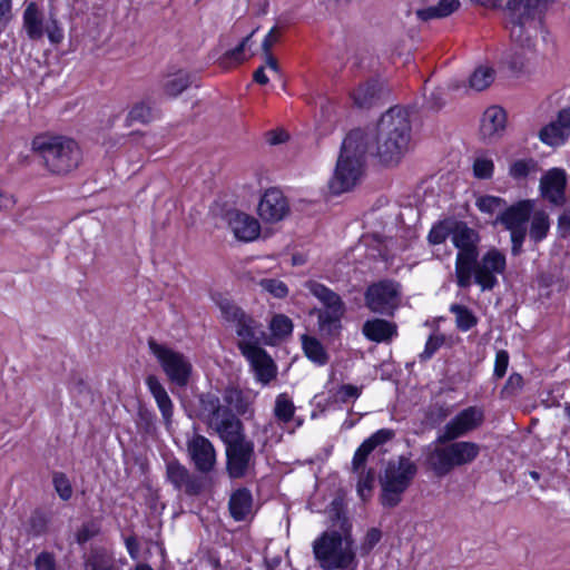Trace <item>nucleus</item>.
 <instances>
[{
	"mask_svg": "<svg viewBox=\"0 0 570 570\" xmlns=\"http://www.w3.org/2000/svg\"><path fill=\"white\" fill-rule=\"evenodd\" d=\"M36 570H58L56 558L52 553L43 551L35 559Z\"/></svg>",
	"mask_w": 570,
	"mask_h": 570,
	"instance_id": "obj_52",
	"label": "nucleus"
},
{
	"mask_svg": "<svg viewBox=\"0 0 570 570\" xmlns=\"http://www.w3.org/2000/svg\"><path fill=\"white\" fill-rule=\"evenodd\" d=\"M227 472L230 478L246 475L254 463V444L244 438L226 444Z\"/></svg>",
	"mask_w": 570,
	"mask_h": 570,
	"instance_id": "obj_19",
	"label": "nucleus"
},
{
	"mask_svg": "<svg viewBox=\"0 0 570 570\" xmlns=\"http://www.w3.org/2000/svg\"><path fill=\"white\" fill-rule=\"evenodd\" d=\"M556 121L570 135V108L561 110Z\"/></svg>",
	"mask_w": 570,
	"mask_h": 570,
	"instance_id": "obj_59",
	"label": "nucleus"
},
{
	"mask_svg": "<svg viewBox=\"0 0 570 570\" xmlns=\"http://www.w3.org/2000/svg\"><path fill=\"white\" fill-rule=\"evenodd\" d=\"M153 118V109L145 102L136 104L128 114V120L130 122L137 121L141 124H147L151 121Z\"/></svg>",
	"mask_w": 570,
	"mask_h": 570,
	"instance_id": "obj_46",
	"label": "nucleus"
},
{
	"mask_svg": "<svg viewBox=\"0 0 570 570\" xmlns=\"http://www.w3.org/2000/svg\"><path fill=\"white\" fill-rule=\"evenodd\" d=\"M451 235V228L445 224H438L430 230L428 239L431 244H442Z\"/></svg>",
	"mask_w": 570,
	"mask_h": 570,
	"instance_id": "obj_50",
	"label": "nucleus"
},
{
	"mask_svg": "<svg viewBox=\"0 0 570 570\" xmlns=\"http://www.w3.org/2000/svg\"><path fill=\"white\" fill-rule=\"evenodd\" d=\"M381 540V531L376 528H372L367 531L364 541L361 546L363 553H368Z\"/></svg>",
	"mask_w": 570,
	"mask_h": 570,
	"instance_id": "obj_54",
	"label": "nucleus"
},
{
	"mask_svg": "<svg viewBox=\"0 0 570 570\" xmlns=\"http://www.w3.org/2000/svg\"><path fill=\"white\" fill-rule=\"evenodd\" d=\"M11 12V0H0V21L8 20Z\"/></svg>",
	"mask_w": 570,
	"mask_h": 570,
	"instance_id": "obj_64",
	"label": "nucleus"
},
{
	"mask_svg": "<svg viewBox=\"0 0 570 570\" xmlns=\"http://www.w3.org/2000/svg\"><path fill=\"white\" fill-rule=\"evenodd\" d=\"M493 161L488 157H478L473 164V173L475 177L487 179L492 176Z\"/></svg>",
	"mask_w": 570,
	"mask_h": 570,
	"instance_id": "obj_47",
	"label": "nucleus"
},
{
	"mask_svg": "<svg viewBox=\"0 0 570 570\" xmlns=\"http://www.w3.org/2000/svg\"><path fill=\"white\" fill-rule=\"evenodd\" d=\"M23 28L32 40L41 39L45 33L52 43H58L62 39V32L57 21L50 20L45 24L43 13L33 1L26 4Z\"/></svg>",
	"mask_w": 570,
	"mask_h": 570,
	"instance_id": "obj_18",
	"label": "nucleus"
},
{
	"mask_svg": "<svg viewBox=\"0 0 570 570\" xmlns=\"http://www.w3.org/2000/svg\"><path fill=\"white\" fill-rule=\"evenodd\" d=\"M569 136L557 121L550 122L539 132L540 140L549 146H560L566 142Z\"/></svg>",
	"mask_w": 570,
	"mask_h": 570,
	"instance_id": "obj_37",
	"label": "nucleus"
},
{
	"mask_svg": "<svg viewBox=\"0 0 570 570\" xmlns=\"http://www.w3.org/2000/svg\"><path fill=\"white\" fill-rule=\"evenodd\" d=\"M384 95L383 86L376 81H372L356 88L352 94V98L358 108H371L376 105Z\"/></svg>",
	"mask_w": 570,
	"mask_h": 570,
	"instance_id": "obj_27",
	"label": "nucleus"
},
{
	"mask_svg": "<svg viewBox=\"0 0 570 570\" xmlns=\"http://www.w3.org/2000/svg\"><path fill=\"white\" fill-rule=\"evenodd\" d=\"M533 203L531 200H521L515 205L505 207L498 219L510 232L512 242V252L518 254L521 249L527 235L525 223L529 220Z\"/></svg>",
	"mask_w": 570,
	"mask_h": 570,
	"instance_id": "obj_16",
	"label": "nucleus"
},
{
	"mask_svg": "<svg viewBox=\"0 0 570 570\" xmlns=\"http://www.w3.org/2000/svg\"><path fill=\"white\" fill-rule=\"evenodd\" d=\"M223 400L227 404V407L232 406L240 415L252 413V405L249 400L238 389H225Z\"/></svg>",
	"mask_w": 570,
	"mask_h": 570,
	"instance_id": "obj_34",
	"label": "nucleus"
},
{
	"mask_svg": "<svg viewBox=\"0 0 570 570\" xmlns=\"http://www.w3.org/2000/svg\"><path fill=\"white\" fill-rule=\"evenodd\" d=\"M191 83L190 73L183 69L168 72L161 81V89L168 97L175 98L185 91Z\"/></svg>",
	"mask_w": 570,
	"mask_h": 570,
	"instance_id": "obj_28",
	"label": "nucleus"
},
{
	"mask_svg": "<svg viewBox=\"0 0 570 570\" xmlns=\"http://www.w3.org/2000/svg\"><path fill=\"white\" fill-rule=\"evenodd\" d=\"M361 395V390L357 386L345 384L340 386L336 392V397L341 402H347L350 399H357Z\"/></svg>",
	"mask_w": 570,
	"mask_h": 570,
	"instance_id": "obj_55",
	"label": "nucleus"
},
{
	"mask_svg": "<svg viewBox=\"0 0 570 570\" xmlns=\"http://www.w3.org/2000/svg\"><path fill=\"white\" fill-rule=\"evenodd\" d=\"M523 385V379L520 374L513 373L509 376L507 383L504 384L501 393L504 396H512L515 395Z\"/></svg>",
	"mask_w": 570,
	"mask_h": 570,
	"instance_id": "obj_51",
	"label": "nucleus"
},
{
	"mask_svg": "<svg viewBox=\"0 0 570 570\" xmlns=\"http://www.w3.org/2000/svg\"><path fill=\"white\" fill-rule=\"evenodd\" d=\"M366 306L374 313L392 316L401 303V286L393 281L370 285L365 292Z\"/></svg>",
	"mask_w": 570,
	"mask_h": 570,
	"instance_id": "obj_14",
	"label": "nucleus"
},
{
	"mask_svg": "<svg viewBox=\"0 0 570 570\" xmlns=\"http://www.w3.org/2000/svg\"><path fill=\"white\" fill-rule=\"evenodd\" d=\"M85 570H115L114 559L106 550H92L85 562Z\"/></svg>",
	"mask_w": 570,
	"mask_h": 570,
	"instance_id": "obj_38",
	"label": "nucleus"
},
{
	"mask_svg": "<svg viewBox=\"0 0 570 570\" xmlns=\"http://www.w3.org/2000/svg\"><path fill=\"white\" fill-rule=\"evenodd\" d=\"M331 529L313 542L315 559L324 570H356L357 560L351 523L338 503L333 502Z\"/></svg>",
	"mask_w": 570,
	"mask_h": 570,
	"instance_id": "obj_2",
	"label": "nucleus"
},
{
	"mask_svg": "<svg viewBox=\"0 0 570 570\" xmlns=\"http://www.w3.org/2000/svg\"><path fill=\"white\" fill-rule=\"evenodd\" d=\"M53 485H55V489H56L58 495L60 497V499H62L63 501H67L71 498L72 488H71L69 480L67 479V476L65 474L55 473Z\"/></svg>",
	"mask_w": 570,
	"mask_h": 570,
	"instance_id": "obj_48",
	"label": "nucleus"
},
{
	"mask_svg": "<svg viewBox=\"0 0 570 570\" xmlns=\"http://www.w3.org/2000/svg\"><path fill=\"white\" fill-rule=\"evenodd\" d=\"M100 531L99 524L90 521L81 525V528L76 533V541L79 544H83L94 537H96Z\"/></svg>",
	"mask_w": 570,
	"mask_h": 570,
	"instance_id": "obj_49",
	"label": "nucleus"
},
{
	"mask_svg": "<svg viewBox=\"0 0 570 570\" xmlns=\"http://www.w3.org/2000/svg\"><path fill=\"white\" fill-rule=\"evenodd\" d=\"M557 232L559 237L566 238L570 233V209H564L558 217Z\"/></svg>",
	"mask_w": 570,
	"mask_h": 570,
	"instance_id": "obj_57",
	"label": "nucleus"
},
{
	"mask_svg": "<svg viewBox=\"0 0 570 570\" xmlns=\"http://www.w3.org/2000/svg\"><path fill=\"white\" fill-rule=\"evenodd\" d=\"M451 240L458 248L455 257L456 284L461 288H468L472 284L473 265L479 257L480 235L478 230L469 227L465 223L456 222L451 228Z\"/></svg>",
	"mask_w": 570,
	"mask_h": 570,
	"instance_id": "obj_7",
	"label": "nucleus"
},
{
	"mask_svg": "<svg viewBox=\"0 0 570 570\" xmlns=\"http://www.w3.org/2000/svg\"><path fill=\"white\" fill-rule=\"evenodd\" d=\"M368 149V139L362 130H353L344 138L333 177L328 184L333 194L350 191L360 183L364 174L365 154Z\"/></svg>",
	"mask_w": 570,
	"mask_h": 570,
	"instance_id": "obj_4",
	"label": "nucleus"
},
{
	"mask_svg": "<svg viewBox=\"0 0 570 570\" xmlns=\"http://www.w3.org/2000/svg\"><path fill=\"white\" fill-rule=\"evenodd\" d=\"M434 448L428 463L435 475L445 476L454 469L472 464L481 452V446L472 441H450Z\"/></svg>",
	"mask_w": 570,
	"mask_h": 570,
	"instance_id": "obj_8",
	"label": "nucleus"
},
{
	"mask_svg": "<svg viewBox=\"0 0 570 570\" xmlns=\"http://www.w3.org/2000/svg\"><path fill=\"white\" fill-rule=\"evenodd\" d=\"M309 292L324 305L318 313L320 330L323 334L335 336L341 330V320L345 313V305L341 297L323 284L309 282Z\"/></svg>",
	"mask_w": 570,
	"mask_h": 570,
	"instance_id": "obj_12",
	"label": "nucleus"
},
{
	"mask_svg": "<svg viewBox=\"0 0 570 570\" xmlns=\"http://www.w3.org/2000/svg\"><path fill=\"white\" fill-rule=\"evenodd\" d=\"M475 206L482 213L489 215L499 214L500 216L504 212L507 203L500 197L484 195L476 198Z\"/></svg>",
	"mask_w": 570,
	"mask_h": 570,
	"instance_id": "obj_41",
	"label": "nucleus"
},
{
	"mask_svg": "<svg viewBox=\"0 0 570 570\" xmlns=\"http://www.w3.org/2000/svg\"><path fill=\"white\" fill-rule=\"evenodd\" d=\"M151 353L160 363L168 379L179 386H185L191 374V363L181 353L176 352L154 340L148 342Z\"/></svg>",
	"mask_w": 570,
	"mask_h": 570,
	"instance_id": "obj_13",
	"label": "nucleus"
},
{
	"mask_svg": "<svg viewBox=\"0 0 570 570\" xmlns=\"http://www.w3.org/2000/svg\"><path fill=\"white\" fill-rule=\"evenodd\" d=\"M548 0H510L507 4L511 39L520 49L532 50L541 29Z\"/></svg>",
	"mask_w": 570,
	"mask_h": 570,
	"instance_id": "obj_5",
	"label": "nucleus"
},
{
	"mask_svg": "<svg viewBox=\"0 0 570 570\" xmlns=\"http://www.w3.org/2000/svg\"><path fill=\"white\" fill-rule=\"evenodd\" d=\"M567 174L561 168H552L540 180L542 196L554 205H562L566 200L564 189Z\"/></svg>",
	"mask_w": 570,
	"mask_h": 570,
	"instance_id": "obj_24",
	"label": "nucleus"
},
{
	"mask_svg": "<svg viewBox=\"0 0 570 570\" xmlns=\"http://www.w3.org/2000/svg\"><path fill=\"white\" fill-rule=\"evenodd\" d=\"M303 348L306 356L320 364L323 365L327 362V354L323 347V345L314 337L303 336Z\"/></svg>",
	"mask_w": 570,
	"mask_h": 570,
	"instance_id": "obj_39",
	"label": "nucleus"
},
{
	"mask_svg": "<svg viewBox=\"0 0 570 570\" xmlns=\"http://www.w3.org/2000/svg\"><path fill=\"white\" fill-rule=\"evenodd\" d=\"M416 472L415 463L409 458L400 456L390 461L380 476L381 503L386 508L399 505Z\"/></svg>",
	"mask_w": 570,
	"mask_h": 570,
	"instance_id": "obj_9",
	"label": "nucleus"
},
{
	"mask_svg": "<svg viewBox=\"0 0 570 570\" xmlns=\"http://www.w3.org/2000/svg\"><path fill=\"white\" fill-rule=\"evenodd\" d=\"M257 285L275 298H285L289 293L287 285L277 278L264 277L257 281Z\"/></svg>",
	"mask_w": 570,
	"mask_h": 570,
	"instance_id": "obj_43",
	"label": "nucleus"
},
{
	"mask_svg": "<svg viewBox=\"0 0 570 570\" xmlns=\"http://www.w3.org/2000/svg\"><path fill=\"white\" fill-rule=\"evenodd\" d=\"M507 116L505 111L498 107L492 106L488 108L482 116L480 135L484 141L491 142L498 139L505 129Z\"/></svg>",
	"mask_w": 570,
	"mask_h": 570,
	"instance_id": "obj_25",
	"label": "nucleus"
},
{
	"mask_svg": "<svg viewBox=\"0 0 570 570\" xmlns=\"http://www.w3.org/2000/svg\"><path fill=\"white\" fill-rule=\"evenodd\" d=\"M410 132V120L403 109L393 107L381 116L371 141L382 164L392 166L400 163L409 150Z\"/></svg>",
	"mask_w": 570,
	"mask_h": 570,
	"instance_id": "obj_3",
	"label": "nucleus"
},
{
	"mask_svg": "<svg viewBox=\"0 0 570 570\" xmlns=\"http://www.w3.org/2000/svg\"><path fill=\"white\" fill-rule=\"evenodd\" d=\"M535 170L537 163L533 159H521L511 165L510 175L515 179H521Z\"/></svg>",
	"mask_w": 570,
	"mask_h": 570,
	"instance_id": "obj_45",
	"label": "nucleus"
},
{
	"mask_svg": "<svg viewBox=\"0 0 570 570\" xmlns=\"http://www.w3.org/2000/svg\"><path fill=\"white\" fill-rule=\"evenodd\" d=\"M363 334L371 341L385 342L396 334V325L386 320L374 318L364 323Z\"/></svg>",
	"mask_w": 570,
	"mask_h": 570,
	"instance_id": "obj_29",
	"label": "nucleus"
},
{
	"mask_svg": "<svg viewBox=\"0 0 570 570\" xmlns=\"http://www.w3.org/2000/svg\"><path fill=\"white\" fill-rule=\"evenodd\" d=\"M253 498L247 489L236 490L229 499V511L236 521H242L252 512Z\"/></svg>",
	"mask_w": 570,
	"mask_h": 570,
	"instance_id": "obj_30",
	"label": "nucleus"
},
{
	"mask_svg": "<svg viewBox=\"0 0 570 570\" xmlns=\"http://www.w3.org/2000/svg\"><path fill=\"white\" fill-rule=\"evenodd\" d=\"M443 342L444 340L440 336H430L420 357L422 360H429L441 347Z\"/></svg>",
	"mask_w": 570,
	"mask_h": 570,
	"instance_id": "obj_56",
	"label": "nucleus"
},
{
	"mask_svg": "<svg viewBox=\"0 0 570 570\" xmlns=\"http://www.w3.org/2000/svg\"><path fill=\"white\" fill-rule=\"evenodd\" d=\"M395 433L390 429H381L366 439L355 451L352 461V472L357 476L356 490L363 501H367L373 493L375 472L366 469L367 456L380 445L394 438Z\"/></svg>",
	"mask_w": 570,
	"mask_h": 570,
	"instance_id": "obj_11",
	"label": "nucleus"
},
{
	"mask_svg": "<svg viewBox=\"0 0 570 570\" xmlns=\"http://www.w3.org/2000/svg\"><path fill=\"white\" fill-rule=\"evenodd\" d=\"M269 327L274 336L284 337L292 333L293 323L291 318L279 314L272 318Z\"/></svg>",
	"mask_w": 570,
	"mask_h": 570,
	"instance_id": "obj_44",
	"label": "nucleus"
},
{
	"mask_svg": "<svg viewBox=\"0 0 570 570\" xmlns=\"http://www.w3.org/2000/svg\"><path fill=\"white\" fill-rule=\"evenodd\" d=\"M550 229L549 215L544 210H537L531 217L529 236L534 243L544 239Z\"/></svg>",
	"mask_w": 570,
	"mask_h": 570,
	"instance_id": "obj_36",
	"label": "nucleus"
},
{
	"mask_svg": "<svg viewBox=\"0 0 570 570\" xmlns=\"http://www.w3.org/2000/svg\"><path fill=\"white\" fill-rule=\"evenodd\" d=\"M460 7L459 0H440L436 6L416 11L421 20H430L434 18H444L456 11Z\"/></svg>",
	"mask_w": 570,
	"mask_h": 570,
	"instance_id": "obj_32",
	"label": "nucleus"
},
{
	"mask_svg": "<svg viewBox=\"0 0 570 570\" xmlns=\"http://www.w3.org/2000/svg\"><path fill=\"white\" fill-rule=\"evenodd\" d=\"M166 480L178 492L188 497H196L205 489L204 478L191 473L185 465L177 460L167 462Z\"/></svg>",
	"mask_w": 570,
	"mask_h": 570,
	"instance_id": "obj_20",
	"label": "nucleus"
},
{
	"mask_svg": "<svg viewBox=\"0 0 570 570\" xmlns=\"http://www.w3.org/2000/svg\"><path fill=\"white\" fill-rule=\"evenodd\" d=\"M226 220L238 240L252 242L259 236L261 226L258 220L246 213L229 210L226 213Z\"/></svg>",
	"mask_w": 570,
	"mask_h": 570,
	"instance_id": "obj_23",
	"label": "nucleus"
},
{
	"mask_svg": "<svg viewBox=\"0 0 570 570\" xmlns=\"http://www.w3.org/2000/svg\"><path fill=\"white\" fill-rule=\"evenodd\" d=\"M14 205V199L11 195L0 190V212L8 210Z\"/></svg>",
	"mask_w": 570,
	"mask_h": 570,
	"instance_id": "obj_61",
	"label": "nucleus"
},
{
	"mask_svg": "<svg viewBox=\"0 0 570 570\" xmlns=\"http://www.w3.org/2000/svg\"><path fill=\"white\" fill-rule=\"evenodd\" d=\"M509 365V354L504 350H500L495 354V362H494V376L497 379H502L508 370Z\"/></svg>",
	"mask_w": 570,
	"mask_h": 570,
	"instance_id": "obj_53",
	"label": "nucleus"
},
{
	"mask_svg": "<svg viewBox=\"0 0 570 570\" xmlns=\"http://www.w3.org/2000/svg\"><path fill=\"white\" fill-rule=\"evenodd\" d=\"M32 150L42 159L45 167L56 175L70 173L81 161L78 144L62 136H37L32 140Z\"/></svg>",
	"mask_w": 570,
	"mask_h": 570,
	"instance_id": "obj_6",
	"label": "nucleus"
},
{
	"mask_svg": "<svg viewBox=\"0 0 570 570\" xmlns=\"http://www.w3.org/2000/svg\"><path fill=\"white\" fill-rule=\"evenodd\" d=\"M450 311L455 315V323L459 330L465 332L476 325L478 320L468 307L452 304Z\"/></svg>",
	"mask_w": 570,
	"mask_h": 570,
	"instance_id": "obj_40",
	"label": "nucleus"
},
{
	"mask_svg": "<svg viewBox=\"0 0 570 570\" xmlns=\"http://www.w3.org/2000/svg\"><path fill=\"white\" fill-rule=\"evenodd\" d=\"M267 136V140L271 145H277L287 139V134L284 131H271Z\"/></svg>",
	"mask_w": 570,
	"mask_h": 570,
	"instance_id": "obj_63",
	"label": "nucleus"
},
{
	"mask_svg": "<svg viewBox=\"0 0 570 570\" xmlns=\"http://www.w3.org/2000/svg\"><path fill=\"white\" fill-rule=\"evenodd\" d=\"M146 384L157 403L166 426H169L174 414V405L167 391L160 381L154 375H149L146 379Z\"/></svg>",
	"mask_w": 570,
	"mask_h": 570,
	"instance_id": "obj_26",
	"label": "nucleus"
},
{
	"mask_svg": "<svg viewBox=\"0 0 570 570\" xmlns=\"http://www.w3.org/2000/svg\"><path fill=\"white\" fill-rule=\"evenodd\" d=\"M495 79V70L489 65L478 66L469 78V88L482 91L489 88Z\"/></svg>",
	"mask_w": 570,
	"mask_h": 570,
	"instance_id": "obj_33",
	"label": "nucleus"
},
{
	"mask_svg": "<svg viewBox=\"0 0 570 570\" xmlns=\"http://www.w3.org/2000/svg\"><path fill=\"white\" fill-rule=\"evenodd\" d=\"M484 421V412L481 407L469 406L454 415L444 426L438 442L444 443L458 440L479 429Z\"/></svg>",
	"mask_w": 570,
	"mask_h": 570,
	"instance_id": "obj_17",
	"label": "nucleus"
},
{
	"mask_svg": "<svg viewBox=\"0 0 570 570\" xmlns=\"http://www.w3.org/2000/svg\"><path fill=\"white\" fill-rule=\"evenodd\" d=\"M288 202L279 189L269 188L261 197L257 206V214L263 222H281L288 215Z\"/></svg>",
	"mask_w": 570,
	"mask_h": 570,
	"instance_id": "obj_21",
	"label": "nucleus"
},
{
	"mask_svg": "<svg viewBox=\"0 0 570 570\" xmlns=\"http://www.w3.org/2000/svg\"><path fill=\"white\" fill-rule=\"evenodd\" d=\"M126 547L131 558H138L140 546L135 537H129L126 539Z\"/></svg>",
	"mask_w": 570,
	"mask_h": 570,
	"instance_id": "obj_60",
	"label": "nucleus"
},
{
	"mask_svg": "<svg viewBox=\"0 0 570 570\" xmlns=\"http://www.w3.org/2000/svg\"><path fill=\"white\" fill-rule=\"evenodd\" d=\"M278 41L276 27L272 28L262 42L263 53H269L273 46Z\"/></svg>",
	"mask_w": 570,
	"mask_h": 570,
	"instance_id": "obj_58",
	"label": "nucleus"
},
{
	"mask_svg": "<svg viewBox=\"0 0 570 570\" xmlns=\"http://www.w3.org/2000/svg\"><path fill=\"white\" fill-rule=\"evenodd\" d=\"M187 452L195 468L203 473L210 472L216 464V452L212 442L199 434L187 442Z\"/></svg>",
	"mask_w": 570,
	"mask_h": 570,
	"instance_id": "obj_22",
	"label": "nucleus"
},
{
	"mask_svg": "<svg viewBox=\"0 0 570 570\" xmlns=\"http://www.w3.org/2000/svg\"><path fill=\"white\" fill-rule=\"evenodd\" d=\"M264 57H265V65L263 67L268 68L271 71H273L276 75H279L281 69H279L278 62H277L276 58H274L272 56V52L264 53Z\"/></svg>",
	"mask_w": 570,
	"mask_h": 570,
	"instance_id": "obj_62",
	"label": "nucleus"
},
{
	"mask_svg": "<svg viewBox=\"0 0 570 570\" xmlns=\"http://www.w3.org/2000/svg\"><path fill=\"white\" fill-rule=\"evenodd\" d=\"M507 62L511 70L518 73H531L535 69V56L533 52L528 55L515 50L510 55Z\"/></svg>",
	"mask_w": 570,
	"mask_h": 570,
	"instance_id": "obj_35",
	"label": "nucleus"
},
{
	"mask_svg": "<svg viewBox=\"0 0 570 570\" xmlns=\"http://www.w3.org/2000/svg\"><path fill=\"white\" fill-rule=\"evenodd\" d=\"M200 414L208 428L213 430L225 444L244 438L243 424L232 411L220 403L218 396L207 393L200 396Z\"/></svg>",
	"mask_w": 570,
	"mask_h": 570,
	"instance_id": "obj_10",
	"label": "nucleus"
},
{
	"mask_svg": "<svg viewBox=\"0 0 570 570\" xmlns=\"http://www.w3.org/2000/svg\"><path fill=\"white\" fill-rule=\"evenodd\" d=\"M505 256L497 248L489 249L481 259H475L472 278L482 291H492L498 285V275L505 271Z\"/></svg>",
	"mask_w": 570,
	"mask_h": 570,
	"instance_id": "obj_15",
	"label": "nucleus"
},
{
	"mask_svg": "<svg viewBox=\"0 0 570 570\" xmlns=\"http://www.w3.org/2000/svg\"><path fill=\"white\" fill-rule=\"evenodd\" d=\"M256 30L257 29L253 30L247 37H245L237 47L223 53L218 59V65L224 69H230L246 61V48Z\"/></svg>",
	"mask_w": 570,
	"mask_h": 570,
	"instance_id": "obj_31",
	"label": "nucleus"
},
{
	"mask_svg": "<svg viewBox=\"0 0 570 570\" xmlns=\"http://www.w3.org/2000/svg\"><path fill=\"white\" fill-rule=\"evenodd\" d=\"M295 406L286 393L277 395L274 406V415L281 422H289L293 419Z\"/></svg>",
	"mask_w": 570,
	"mask_h": 570,
	"instance_id": "obj_42",
	"label": "nucleus"
},
{
	"mask_svg": "<svg viewBox=\"0 0 570 570\" xmlns=\"http://www.w3.org/2000/svg\"><path fill=\"white\" fill-rule=\"evenodd\" d=\"M217 302L224 321L235 330L238 348L249 362L257 381L263 384L271 382L276 375V368L261 346L266 338L262 325L234 302L227 298Z\"/></svg>",
	"mask_w": 570,
	"mask_h": 570,
	"instance_id": "obj_1",
	"label": "nucleus"
}]
</instances>
